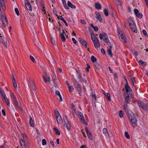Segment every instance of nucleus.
<instances>
[{
    "instance_id": "obj_2",
    "label": "nucleus",
    "mask_w": 148,
    "mask_h": 148,
    "mask_svg": "<svg viewBox=\"0 0 148 148\" xmlns=\"http://www.w3.org/2000/svg\"><path fill=\"white\" fill-rule=\"evenodd\" d=\"M91 38L95 47L97 49L100 47V44L98 39L95 35H92V34H91Z\"/></svg>"
},
{
    "instance_id": "obj_24",
    "label": "nucleus",
    "mask_w": 148,
    "mask_h": 148,
    "mask_svg": "<svg viewBox=\"0 0 148 148\" xmlns=\"http://www.w3.org/2000/svg\"><path fill=\"white\" fill-rule=\"evenodd\" d=\"M65 124H66L67 129L68 130H69L71 129L70 124L69 122L67 121L66 123H65Z\"/></svg>"
},
{
    "instance_id": "obj_14",
    "label": "nucleus",
    "mask_w": 148,
    "mask_h": 148,
    "mask_svg": "<svg viewBox=\"0 0 148 148\" xmlns=\"http://www.w3.org/2000/svg\"><path fill=\"white\" fill-rule=\"evenodd\" d=\"M95 18L100 22H102L103 21V19L100 14L99 13H96Z\"/></svg>"
},
{
    "instance_id": "obj_62",
    "label": "nucleus",
    "mask_w": 148,
    "mask_h": 148,
    "mask_svg": "<svg viewBox=\"0 0 148 148\" xmlns=\"http://www.w3.org/2000/svg\"><path fill=\"white\" fill-rule=\"evenodd\" d=\"M92 99H94L95 100L96 99V97L95 94H92ZM93 100V99H92Z\"/></svg>"
},
{
    "instance_id": "obj_32",
    "label": "nucleus",
    "mask_w": 148,
    "mask_h": 148,
    "mask_svg": "<svg viewBox=\"0 0 148 148\" xmlns=\"http://www.w3.org/2000/svg\"><path fill=\"white\" fill-rule=\"evenodd\" d=\"M60 36L61 37V40L63 42H64L65 41V38L64 36L65 35H64L62 34H60Z\"/></svg>"
},
{
    "instance_id": "obj_20",
    "label": "nucleus",
    "mask_w": 148,
    "mask_h": 148,
    "mask_svg": "<svg viewBox=\"0 0 148 148\" xmlns=\"http://www.w3.org/2000/svg\"><path fill=\"white\" fill-rule=\"evenodd\" d=\"M29 124L31 127H34V123L32 118L30 116L29 120Z\"/></svg>"
},
{
    "instance_id": "obj_29",
    "label": "nucleus",
    "mask_w": 148,
    "mask_h": 148,
    "mask_svg": "<svg viewBox=\"0 0 148 148\" xmlns=\"http://www.w3.org/2000/svg\"><path fill=\"white\" fill-rule=\"evenodd\" d=\"M94 66L97 69H99L100 68V66L98 63L95 62L93 63Z\"/></svg>"
},
{
    "instance_id": "obj_27",
    "label": "nucleus",
    "mask_w": 148,
    "mask_h": 148,
    "mask_svg": "<svg viewBox=\"0 0 148 148\" xmlns=\"http://www.w3.org/2000/svg\"><path fill=\"white\" fill-rule=\"evenodd\" d=\"M62 4L64 5V8L66 9H69V8L67 7L65 0H62Z\"/></svg>"
},
{
    "instance_id": "obj_15",
    "label": "nucleus",
    "mask_w": 148,
    "mask_h": 148,
    "mask_svg": "<svg viewBox=\"0 0 148 148\" xmlns=\"http://www.w3.org/2000/svg\"><path fill=\"white\" fill-rule=\"evenodd\" d=\"M0 3L2 9L5 11L6 10V7L5 5V2L4 0H0Z\"/></svg>"
},
{
    "instance_id": "obj_48",
    "label": "nucleus",
    "mask_w": 148,
    "mask_h": 148,
    "mask_svg": "<svg viewBox=\"0 0 148 148\" xmlns=\"http://www.w3.org/2000/svg\"><path fill=\"white\" fill-rule=\"evenodd\" d=\"M15 11L17 16L19 15V13L18 10L17 8H15L14 9Z\"/></svg>"
},
{
    "instance_id": "obj_34",
    "label": "nucleus",
    "mask_w": 148,
    "mask_h": 148,
    "mask_svg": "<svg viewBox=\"0 0 148 148\" xmlns=\"http://www.w3.org/2000/svg\"><path fill=\"white\" fill-rule=\"evenodd\" d=\"M91 60L94 63L96 62L97 61V59L93 56H91Z\"/></svg>"
},
{
    "instance_id": "obj_22",
    "label": "nucleus",
    "mask_w": 148,
    "mask_h": 148,
    "mask_svg": "<svg viewBox=\"0 0 148 148\" xmlns=\"http://www.w3.org/2000/svg\"><path fill=\"white\" fill-rule=\"evenodd\" d=\"M79 81H80L82 83L83 85H86L87 84V82L85 78H82V79H81Z\"/></svg>"
},
{
    "instance_id": "obj_47",
    "label": "nucleus",
    "mask_w": 148,
    "mask_h": 148,
    "mask_svg": "<svg viewBox=\"0 0 148 148\" xmlns=\"http://www.w3.org/2000/svg\"><path fill=\"white\" fill-rule=\"evenodd\" d=\"M143 32L144 35L145 36V37H147L148 36V35L147 34V32L145 30H143Z\"/></svg>"
},
{
    "instance_id": "obj_50",
    "label": "nucleus",
    "mask_w": 148,
    "mask_h": 148,
    "mask_svg": "<svg viewBox=\"0 0 148 148\" xmlns=\"http://www.w3.org/2000/svg\"><path fill=\"white\" fill-rule=\"evenodd\" d=\"M55 114L56 115V117L60 116L58 110H55Z\"/></svg>"
},
{
    "instance_id": "obj_12",
    "label": "nucleus",
    "mask_w": 148,
    "mask_h": 148,
    "mask_svg": "<svg viewBox=\"0 0 148 148\" xmlns=\"http://www.w3.org/2000/svg\"><path fill=\"white\" fill-rule=\"evenodd\" d=\"M29 82L30 85L31 86L32 89L34 90L36 89V87L34 84V81L31 79L30 78H29Z\"/></svg>"
},
{
    "instance_id": "obj_64",
    "label": "nucleus",
    "mask_w": 148,
    "mask_h": 148,
    "mask_svg": "<svg viewBox=\"0 0 148 148\" xmlns=\"http://www.w3.org/2000/svg\"><path fill=\"white\" fill-rule=\"evenodd\" d=\"M2 113L3 114V115L4 116H5V115L6 114H5V110H4L2 109Z\"/></svg>"
},
{
    "instance_id": "obj_7",
    "label": "nucleus",
    "mask_w": 148,
    "mask_h": 148,
    "mask_svg": "<svg viewBox=\"0 0 148 148\" xmlns=\"http://www.w3.org/2000/svg\"><path fill=\"white\" fill-rule=\"evenodd\" d=\"M74 85L75 88L79 92V95H81V93L82 92V91L80 84L77 82L74 84Z\"/></svg>"
},
{
    "instance_id": "obj_25",
    "label": "nucleus",
    "mask_w": 148,
    "mask_h": 148,
    "mask_svg": "<svg viewBox=\"0 0 148 148\" xmlns=\"http://www.w3.org/2000/svg\"><path fill=\"white\" fill-rule=\"evenodd\" d=\"M128 21L130 26L135 24L133 20L131 19H128Z\"/></svg>"
},
{
    "instance_id": "obj_53",
    "label": "nucleus",
    "mask_w": 148,
    "mask_h": 148,
    "mask_svg": "<svg viewBox=\"0 0 148 148\" xmlns=\"http://www.w3.org/2000/svg\"><path fill=\"white\" fill-rule=\"evenodd\" d=\"M5 102L7 104V105L8 106L10 107V103L8 99L6 100L5 101Z\"/></svg>"
},
{
    "instance_id": "obj_46",
    "label": "nucleus",
    "mask_w": 148,
    "mask_h": 148,
    "mask_svg": "<svg viewBox=\"0 0 148 148\" xmlns=\"http://www.w3.org/2000/svg\"><path fill=\"white\" fill-rule=\"evenodd\" d=\"M136 16L138 17V18H141L143 16L142 14L141 13H139L136 15Z\"/></svg>"
},
{
    "instance_id": "obj_13",
    "label": "nucleus",
    "mask_w": 148,
    "mask_h": 148,
    "mask_svg": "<svg viewBox=\"0 0 148 148\" xmlns=\"http://www.w3.org/2000/svg\"><path fill=\"white\" fill-rule=\"evenodd\" d=\"M132 31L135 33H137L138 32V30L136 28V24L135 23L132 25L130 26Z\"/></svg>"
},
{
    "instance_id": "obj_49",
    "label": "nucleus",
    "mask_w": 148,
    "mask_h": 148,
    "mask_svg": "<svg viewBox=\"0 0 148 148\" xmlns=\"http://www.w3.org/2000/svg\"><path fill=\"white\" fill-rule=\"evenodd\" d=\"M47 143L46 140L45 139H43L42 140V144L43 145H45Z\"/></svg>"
},
{
    "instance_id": "obj_57",
    "label": "nucleus",
    "mask_w": 148,
    "mask_h": 148,
    "mask_svg": "<svg viewBox=\"0 0 148 148\" xmlns=\"http://www.w3.org/2000/svg\"><path fill=\"white\" fill-rule=\"evenodd\" d=\"M55 93L56 94L58 95L59 97L61 95L60 92L58 90H56Z\"/></svg>"
},
{
    "instance_id": "obj_19",
    "label": "nucleus",
    "mask_w": 148,
    "mask_h": 148,
    "mask_svg": "<svg viewBox=\"0 0 148 148\" xmlns=\"http://www.w3.org/2000/svg\"><path fill=\"white\" fill-rule=\"evenodd\" d=\"M39 1H40V4L41 7L42 8V10L44 12L45 11V9L44 8H45V6L44 5V4L43 3V2L42 0H39Z\"/></svg>"
},
{
    "instance_id": "obj_5",
    "label": "nucleus",
    "mask_w": 148,
    "mask_h": 148,
    "mask_svg": "<svg viewBox=\"0 0 148 148\" xmlns=\"http://www.w3.org/2000/svg\"><path fill=\"white\" fill-rule=\"evenodd\" d=\"M118 33L119 39L122 42H124L125 43H126L127 41L126 38L124 35H123L122 31L121 30H119Z\"/></svg>"
},
{
    "instance_id": "obj_38",
    "label": "nucleus",
    "mask_w": 148,
    "mask_h": 148,
    "mask_svg": "<svg viewBox=\"0 0 148 148\" xmlns=\"http://www.w3.org/2000/svg\"><path fill=\"white\" fill-rule=\"evenodd\" d=\"M107 52L108 54L110 56V57L112 56V53L111 50L110 49H108Z\"/></svg>"
},
{
    "instance_id": "obj_3",
    "label": "nucleus",
    "mask_w": 148,
    "mask_h": 148,
    "mask_svg": "<svg viewBox=\"0 0 148 148\" xmlns=\"http://www.w3.org/2000/svg\"><path fill=\"white\" fill-rule=\"evenodd\" d=\"M0 18L2 23V26L4 28L5 27L8 25V22L7 18L4 13L1 15Z\"/></svg>"
},
{
    "instance_id": "obj_8",
    "label": "nucleus",
    "mask_w": 148,
    "mask_h": 148,
    "mask_svg": "<svg viewBox=\"0 0 148 148\" xmlns=\"http://www.w3.org/2000/svg\"><path fill=\"white\" fill-rule=\"evenodd\" d=\"M130 123L133 127H136L137 125V121L135 117L130 120Z\"/></svg>"
},
{
    "instance_id": "obj_37",
    "label": "nucleus",
    "mask_w": 148,
    "mask_h": 148,
    "mask_svg": "<svg viewBox=\"0 0 148 148\" xmlns=\"http://www.w3.org/2000/svg\"><path fill=\"white\" fill-rule=\"evenodd\" d=\"M106 95L107 99L109 101H110L111 100V99L110 94L108 93H107L106 94Z\"/></svg>"
},
{
    "instance_id": "obj_59",
    "label": "nucleus",
    "mask_w": 148,
    "mask_h": 148,
    "mask_svg": "<svg viewBox=\"0 0 148 148\" xmlns=\"http://www.w3.org/2000/svg\"><path fill=\"white\" fill-rule=\"evenodd\" d=\"M23 138L24 140H22V141L23 142L25 143V139H26V138H27V137H26V135L25 134L24 135H23Z\"/></svg>"
},
{
    "instance_id": "obj_6",
    "label": "nucleus",
    "mask_w": 148,
    "mask_h": 148,
    "mask_svg": "<svg viewBox=\"0 0 148 148\" xmlns=\"http://www.w3.org/2000/svg\"><path fill=\"white\" fill-rule=\"evenodd\" d=\"M78 118L80 121L84 125H86L87 124V123L84 119L83 114L79 112Z\"/></svg>"
},
{
    "instance_id": "obj_39",
    "label": "nucleus",
    "mask_w": 148,
    "mask_h": 148,
    "mask_svg": "<svg viewBox=\"0 0 148 148\" xmlns=\"http://www.w3.org/2000/svg\"><path fill=\"white\" fill-rule=\"evenodd\" d=\"M0 92L2 96L4 95H5V93L4 92L3 90L1 88H0Z\"/></svg>"
},
{
    "instance_id": "obj_31",
    "label": "nucleus",
    "mask_w": 148,
    "mask_h": 148,
    "mask_svg": "<svg viewBox=\"0 0 148 148\" xmlns=\"http://www.w3.org/2000/svg\"><path fill=\"white\" fill-rule=\"evenodd\" d=\"M139 62L143 66H146L147 65V63L141 60H140L139 61Z\"/></svg>"
},
{
    "instance_id": "obj_36",
    "label": "nucleus",
    "mask_w": 148,
    "mask_h": 148,
    "mask_svg": "<svg viewBox=\"0 0 148 148\" xmlns=\"http://www.w3.org/2000/svg\"><path fill=\"white\" fill-rule=\"evenodd\" d=\"M68 88L69 91L70 92H72L73 90L74 89L73 87L72 86L70 85H69Z\"/></svg>"
},
{
    "instance_id": "obj_1",
    "label": "nucleus",
    "mask_w": 148,
    "mask_h": 148,
    "mask_svg": "<svg viewBox=\"0 0 148 148\" xmlns=\"http://www.w3.org/2000/svg\"><path fill=\"white\" fill-rule=\"evenodd\" d=\"M11 97L12 101V103L15 105V108H17L20 110H22V108L17 101L16 96L14 93H12L11 95Z\"/></svg>"
},
{
    "instance_id": "obj_33",
    "label": "nucleus",
    "mask_w": 148,
    "mask_h": 148,
    "mask_svg": "<svg viewBox=\"0 0 148 148\" xmlns=\"http://www.w3.org/2000/svg\"><path fill=\"white\" fill-rule=\"evenodd\" d=\"M88 135V138L90 140H92V135L91 133L90 132H88V133H87V134Z\"/></svg>"
},
{
    "instance_id": "obj_23",
    "label": "nucleus",
    "mask_w": 148,
    "mask_h": 148,
    "mask_svg": "<svg viewBox=\"0 0 148 148\" xmlns=\"http://www.w3.org/2000/svg\"><path fill=\"white\" fill-rule=\"evenodd\" d=\"M67 5L69 7H70L72 8H75L76 6L75 5L72 4L69 1H68L67 2Z\"/></svg>"
},
{
    "instance_id": "obj_41",
    "label": "nucleus",
    "mask_w": 148,
    "mask_h": 148,
    "mask_svg": "<svg viewBox=\"0 0 148 148\" xmlns=\"http://www.w3.org/2000/svg\"><path fill=\"white\" fill-rule=\"evenodd\" d=\"M131 80L132 82V85L134 86V83L135 82V80L134 79V77H131Z\"/></svg>"
},
{
    "instance_id": "obj_54",
    "label": "nucleus",
    "mask_w": 148,
    "mask_h": 148,
    "mask_svg": "<svg viewBox=\"0 0 148 148\" xmlns=\"http://www.w3.org/2000/svg\"><path fill=\"white\" fill-rule=\"evenodd\" d=\"M80 22L82 24H84V25H85L86 23L85 21L84 20H81L80 21Z\"/></svg>"
},
{
    "instance_id": "obj_56",
    "label": "nucleus",
    "mask_w": 148,
    "mask_h": 148,
    "mask_svg": "<svg viewBox=\"0 0 148 148\" xmlns=\"http://www.w3.org/2000/svg\"><path fill=\"white\" fill-rule=\"evenodd\" d=\"M58 19H60L62 21L64 20V18L62 16H58Z\"/></svg>"
},
{
    "instance_id": "obj_21",
    "label": "nucleus",
    "mask_w": 148,
    "mask_h": 148,
    "mask_svg": "<svg viewBox=\"0 0 148 148\" xmlns=\"http://www.w3.org/2000/svg\"><path fill=\"white\" fill-rule=\"evenodd\" d=\"M95 7L96 9L100 10L101 9V6L99 3H96L95 4Z\"/></svg>"
},
{
    "instance_id": "obj_9",
    "label": "nucleus",
    "mask_w": 148,
    "mask_h": 148,
    "mask_svg": "<svg viewBox=\"0 0 148 148\" xmlns=\"http://www.w3.org/2000/svg\"><path fill=\"white\" fill-rule=\"evenodd\" d=\"M138 104L139 107L142 108L144 110H146L147 104L144 103L140 100L138 101Z\"/></svg>"
},
{
    "instance_id": "obj_43",
    "label": "nucleus",
    "mask_w": 148,
    "mask_h": 148,
    "mask_svg": "<svg viewBox=\"0 0 148 148\" xmlns=\"http://www.w3.org/2000/svg\"><path fill=\"white\" fill-rule=\"evenodd\" d=\"M12 83L14 87L16 88H17V84L16 81H12Z\"/></svg>"
},
{
    "instance_id": "obj_40",
    "label": "nucleus",
    "mask_w": 148,
    "mask_h": 148,
    "mask_svg": "<svg viewBox=\"0 0 148 148\" xmlns=\"http://www.w3.org/2000/svg\"><path fill=\"white\" fill-rule=\"evenodd\" d=\"M77 78L79 79V81H80L82 78L81 75L77 72Z\"/></svg>"
},
{
    "instance_id": "obj_35",
    "label": "nucleus",
    "mask_w": 148,
    "mask_h": 148,
    "mask_svg": "<svg viewBox=\"0 0 148 148\" xmlns=\"http://www.w3.org/2000/svg\"><path fill=\"white\" fill-rule=\"evenodd\" d=\"M125 137L128 139H129L130 138V136L127 132H125Z\"/></svg>"
},
{
    "instance_id": "obj_45",
    "label": "nucleus",
    "mask_w": 148,
    "mask_h": 148,
    "mask_svg": "<svg viewBox=\"0 0 148 148\" xmlns=\"http://www.w3.org/2000/svg\"><path fill=\"white\" fill-rule=\"evenodd\" d=\"M103 132L105 135H106L108 134L107 130L106 128H104L103 130Z\"/></svg>"
},
{
    "instance_id": "obj_51",
    "label": "nucleus",
    "mask_w": 148,
    "mask_h": 148,
    "mask_svg": "<svg viewBox=\"0 0 148 148\" xmlns=\"http://www.w3.org/2000/svg\"><path fill=\"white\" fill-rule=\"evenodd\" d=\"M134 12L136 16L137 15V14L139 13L138 10V9H135L134 10Z\"/></svg>"
},
{
    "instance_id": "obj_44",
    "label": "nucleus",
    "mask_w": 148,
    "mask_h": 148,
    "mask_svg": "<svg viewBox=\"0 0 148 148\" xmlns=\"http://www.w3.org/2000/svg\"><path fill=\"white\" fill-rule=\"evenodd\" d=\"M119 116L121 118H122L123 116V112L121 110H120L119 111Z\"/></svg>"
},
{
    "instance_id": "obj_30",
    "label": "nucleus",
    "mask_w": 148,
    "mask_h": 148,
    "mask_svg": "<svg viewBox=\"0 0 148 148\" xmlns=\"http://www.w3.org/2000/svg\"><path fill=\"white\" fill-rule=\"evenodd\" d=\"M115 3L117 5L121 6L122 5L121 0H117L115 2Z\"/></svg>"
},
{
    "instance_id": "obj_61",
    "label": "nucleus",
    "mask_w": 148,
    "mask_h": 148,
    "mask_svg": "<svg viewBox=\"0 0 148 148\" xmlns=\"http://www.w3.org/2000/svg\"><path fill=\"white\" fill-rule=\"evenodd\" d=\"M93 29L95 31H98V28L97 26L94 27H93Z\"/></svg>"
},
{
    "instance_id": "obj_11",
    "label": "nucleus",
    "mask_w": 148,
    "mask_h": 148,
    "mask_svg": "<svg viewBox=\"0 0 148 148\" xmlns=\"http://www.w3.org/2000/svg\"><path fill=\"white\" fill-rule=\"evenodd\" d=\"M127 116L130 120L135 117L134 113L131 111H128L127 112Z\"/></svg>"
},
{
    "instance_id": "obj_17",
    "label": "nucleus",
    "mask_w": 148,
    "mask_h": 148,
    "mask_svg": "<svg viewBox=\"0 0 148 148\" xmlns=\"http://www.w3.org/2000/svg\"><path fill=\"white\" fill-rule=\"evenodd\" d=\"M125 103L126 104V106H127V103H129V95L127 94V95H125Z\"/></svg>"
},
{
    "instance_id": "obj_52",
    "label": "nucleus",
    "mask_w": 148,
    "mask_h": 148,
    "mask_svg": "<svg viewBox=\"0 0 148 148\" xmlns=\"http://www.w3.org/2000/svg\"><path fill=\"white\" fill-rule=\"evenodd\" d=\"M30 58L31 60L33 62H36L34 58L33 57V56H30Z\"/></svg>"
},
{
    "instance_id": "obj_26",
    "label": "nucleus",
    "mask_w": 148,
    "mask_h": 148,
    "mask_svg": "<svg viewBox=\"0 0 148 148\" xmlns=\"http://www.w3.org/2000/svg\"><path fill=\"white\" fill-rule=\"evenodd\" d=\"M125 89H128L130 90V91H132V89L130 88L128 85V84L127 82H126V84L125 85Z\"/></svg>"
},
{
    "instance_id": "obj_55",
    "label": "nucleus",
    "mask_w": 148,
    "mask_h": 148,
    "mask_svg": "<svg viewBox=\"0 0 148 148\" xmlns=\"http://www.w3.org/2000/svg\"><path fill=\"white\" fill-rule=\"evenodd\" d=\"M51 40L52 43V44H54V45H55V41L54 38H51Z\"/></svg>"
},
{
    "instance_id": "obj_16",
    "label": "nucleus",
    "mask_w": 148,
    "mask_h": 148,
    "mask_svg": "<svg viewBox=\"0 0 148 148\" xmlns=\"http://www.w3.org/2000/svg\"><path fill=\"white\" fill-rule=\"evenodd\" d=\"M56 121L58 124H61L62 123V120L60 116L56 117Z\"/></svg>"
},
{
    "instance_id": "obj_18",
    "label": "nucleus",
    "mask_w": 148,
    "mask_h": 148,
    "mask_svg": "<svg viewBox=\"0 0 148 148\" xmlns=\"http://www.w3.org/2000/svg\"><path fill=\"white\" fill-rule=\"evenodd\" d=\"M25 5L27 8L30 11H31L32 10V8L30 4L28 2L25 3Z\"/></svg>"
},
{
    "instance_id": "obj_28",
    "label": "nucleus",
    "mask_w": 148,
    "mask_h": 148,
    "mask_svg": "<svg viewBox=\"0 0 148 148\" xmlns=\"http://www.w3.org/2000/svg\"><path fill=\"white\" fill-rule=\"evenodd\" d=\"M56 134L57 135H60V133L59 131L56 128L54 127L53 128Z\"/></svg>"
},
{
    "instance_id": "obj_63",
    "label": "nucleus",
    "mask_w": 148,
    "mask_h": 148,
    "mask_svg": "<svg viewBox=\"0 0 148 148\" xmlns=\"http://www.w3.org/2000/svg\"><path fill=\"white\" fill-rule=\"evenodd\" d=\"M101 52L103 54H105V51L104 49H103L102 48L101 49Z\"/></svg>"
},
{
    "instance_id": "obj_58",
    "label": "nucleus",
    "mask_w": 148,
    "mask_h": 148,
    "mask_svg": "<svg viewBox=\"0 0 148 148\" xmlns=\"http://www.w3.org/2000/svg\"><path fill=\"white\" fill-rule=\"evenodd\" d=\"M72 41H73V42L75 44H76L77 43V41L74 38H72Z\"/></svg>"
},
{
    "instance_id": "obj_4",
    "label": "nucleus",
    "mask_w": 148,
    "mask_h": 148,
    "mask_svg": "<svg viewBox=\"0 0 148 148\" xmlns=\"http://www.w3.org/2000/svg\"><path fill=\"white\" fill-rule=\"evenodd\" d=\"M99 36L100 39H103L104 42L107 43L109 42L110 41L108 36L105 33L100 34Z\"/></svg>"
},
{
    "instance_id": "obj_42",
    "label": "nucleus",
    "mask_w": 148,
    "mask_h": 148,
    "mask_svg": "<svg viewBox=\"0 0 148 148\" xmlns=\"http://www.w3.org/2000/svg\"><path fill=\"white\" fill-rule=\"evenodd\" d=\"M103 11L105 15L107 16H108V10H107L106 9H105L103 10Z\"/></svg>"
},
{
    "instance_id": "obj_60",
    "label": "nucleus",
    "mask_w": 148,
    "mask_h": 148,
    "mask_svg": "<svg viewBox=\"0 0 148 148\" xmlns=\"http://www.w3.org/2000/svg\"><path fill=\"white\" fill-rule=\"evenodd\" d=\"M87 67L86 68V71H89V69L90 68V66L88 64H87Z\"/></svg>"
},
{
    "instance_id": "obj_10",
    "label": "nucleus",
    "mask_w": 148,
    "mask_h": 148,
    "mask_svg": "<svg viewBox=\"0 0 148 148\" xmlns=\"http://www.w3.org/2000/svg\"><path fill=\"white\" fill-rule=\"evenodd\" d=\"M78 40L81 43L85 48H87V43L85 40L83 39H82L81 37L79 38Z\"/></svg>"
}]
</instances>
